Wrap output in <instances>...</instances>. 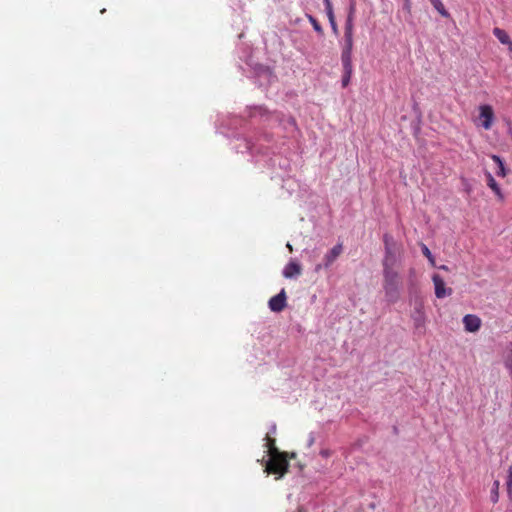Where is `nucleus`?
<instances>
[{"mask_svg":"<svg viewBox=\"0 0 512 512\" xmlns=\"http://www.w3.org/2000/svg\"><path fill=\"white\" fill-rule=\"evenodd\" d=\"M401 288L402 281L398 271L383 270V290L386 301L396 303L400 299Z\"/></svg>","mask_w":512,"mask_h":512,"instance_id":"f257e3e1","label":"nucleus"},{"mask_svg":"<svg viewBox=\"0 0 512 512\" xmlns=\"http://www.w3.org/2000/svg\"><path fill=\"white\" fill-rule=\"evenodd\" d=\"M383 242L385 248L382 260L383 270H396L395 267L400 262V248L389 234L383 236Z\"/></svg>","mask_w":512,"mask_h":512,"instance_id":"f03ea898","label":"nucleus"},{"mask_svg":"<svg viewBox=\"0 0 512 512\" xmlns=\"http://www.w3.org/2000/svg\"><path fill=\"white\" fill-rule=\"evenodd\" d=\"M289 463L286 459V454L279 452L270 455L269 461L266 463L265 471L268 473L279 474L283 476L288 471Z\"/></svg>","mask_w":512,"mask_h":512,"instance_id":"7ed1b4c3","label":"nucleus"},{"mask_svg":"<svg viewBox=\"0 0 512 512\" xmlns=\"http://www.w3.org/2000/svg\"><path fill=\"white\" fill-rule=\"evenodd\" d=\"M287 295L285 289H282L277 295L270 298L268 306L272 312H281L286 307Z\"/></svg>","mask_w":512,"mask_h":512,"instance_id":"20e7f679","label":"nucleus"},{"mask_svg":"<svg viewBox=\"0 0 512 512\" xmlns=\"http://www.w3.org/2000/svg\"><path fill=\"white\" fill-rule=\"evenodd\" d=\"M353 39H345V45L341 54L343 70H353L352 67Z\"/></svg>","mask_w":512,"mask_h":512,"instance_id":"39448f33","label":"nucleus"},{"mask_svg":"<svg viewBox=\"0 0 512 512\" xmlns=\"http://www.w3.org/2000/svg\"><path fill=\"white\" fill-rule=\"evenodd\" d=\"M411 317L414 322L415 328L419 331L422 330L425 326L426 320L424 306L422 302H416Z\"/></svg>","mask_w":512,"mask_h":512,"instance_id":"423d86ee","label":"nucleus"},{"mask_svg":"<svg viewBox=\"0 0 512 512\" xmlns=\"http://www.w3.org/2000/svg\"><path fill=\"white\" fill-rule=\"evenodd\" d=\"M432 281L434 283L435 295L437 298L442 299L452 294V289L445 287V282L440 275L434 274L432 276Z\"/></svg>","mask_w":512,"mask_h":512,"instance_id":"0eeeda50","label":"nucleus"},{"mask_svg":"<svg viewBox=\"0 0 512 512\" xmlns=\"http://www.w3.org/2000/svg\"><path fill=\"white\" fill-rule=\"evenodd\" d=\"M302 273V267L299 263L291 260L283 269L282 274L285 278H296Z\"/></svg>","mask_w":512,"mask_h":512,"instance_id":"6e6552de","label":"nucleus"},{"mask_svg":"<svg viewBox=\"0 0 512 512\" xmlns=\"http://www.w3.org/2000/svg\"><path fill=\"white\" fill-rule=\"evenodd\" d=\"M463 324L466 331L476 332L480 329L481 320L476 315L467 314L463 318Z\"/></svg>","mask_w":512,"mask_h":512,"instance_id":"1a4fd4ad","label":"nucleus"},{"mask_svg":"<svg viewBox=\"0 0 512 512\" xmlns=\"http://www.w3.org/2000/svg\"><path fill=\"white\" fill-rule=\"evenodd\" d=\"M493 116H494V113H493L491 106L482 105L480 107V118L483 119L482 126L485 129L491 128Z\"/></svg>","mask_w":512,"mask_h":512,"instance_id":"9d476101","label":"nucleus"},{"mask_svg":"<svg viewBox=\"0 0 512 512\" xmlns=\"http://www.w3.org/2000/svg\"><path fill=\"white\" fill-rule=\"evenodd\" d=\"M343 247L341 244L335 245L325 256H324V267L328 268L342 253Z\"/></svg>","mask_w":512,"mask_h":512,"instance_id":"9b49d317","label":"nucleus"},{"mask_svg":"<svg viewBox=\"0 0 512 512\" xmlns=\"http://www.w3.org/2000/svg\"><path fill=\"white\" fill-rule=\"evenodd\" d=\"M493 34L502 44L508 45L509 50L512 51V42L510 37L503 29L496 27L493 30Z\"/></svg>","mask_w":512,"mask_h":512,"instance_id":"f8f14e48","label":"nucleus"},{"mask_svg":"<svg viewBox=\"0 0 512 512\" xmlns=\"http://www.w3.org/2000/svg\"><path fill=\"white\" fill-rule=\"evenodd\" d=\"M491 159L493 160L494 164L496 165L495 174L497 176L504 177L506 175V170H505L504 162L502 161V159L497 155H492Z\"/></svg>","mask_w":512,"mask_h":512,"instance_id":"ddd939ff","label":"nucleus"},{"mask_svg":"<svg viewBox=\"0 0 512 512\" xmlns=\"http://www.w3.org/2000/svg\"><path fill=\"white\" fill-rule=\"evenodd\" d=\"M353 20H354V16L347 15V19L345 22V33H344L345 39H353Z\"/></svg>","mask_w":512,"mask_h":512,"instance_id":"4468645a","label":"nucleus"},{"mask_svg":"<svg viewBox=\"0 0 512 512\" xmlns=\"http://www.w3.org/2000/svg\"><path fill=\"white\" fill-rule=\"evenodd\" d=\"M325 10H326V14H327V17L329 19V23L331 25V28H332L333 32L335 34H337L338 33V26H337V23L335 21V16H334L332 4L329 5V6H326Z\"/></svg>","mask_w":512,"mask_h":512,"instance_id":"2eb2a0df","label":"nucleus"},{"mask_svg":"<svg viewBox=\"0 0 512 512\" xmlns=\"http://www.w3.org/2000/svg\"><path fill=\"white\" fill-rule=\"evenodd\" d=\"M431 4L439 12V14L445 18L450 16L449 12L445 9L441 0H432Z\"/></svg>","mask_w":512,"mask_h":512,"instance_id":"dca6fc26","label":"nucleus"},{"mask_svg":"<svg viewBox=\"0 0 512 512\" xmlns=\"http://www.w3.org/2000/svg\"><path fill=\"white\" fill-rule=\"evenodd\" d=\"M499 487H500V482L498 480H495L493 482V486H492V489H491V501L493 503H497L498 500H499Z\"/></svg>","mask_w":512,"mask_h":512,"instance_id":"f3484780","label":"nucleus"},{"mask_svg":"<svg viewBox=\"0 0 512 512\" xmlns=\"http://www.w3.org/2000/svg\"><path fill=\"white\" fill-rule=\"evenodd\" d=\"M265 440L267 441L265 446L269 449V454L270 455L276 454V453L280 452L277 449V447L275 446V439L274 438H271L269 435H266Z\"/></svg>","mask_w":512,"mask_h":512,"instance_id":"a211bd4d","label":"nucleus"},{"mask_svg":"<svg viewBox=\"0 0 512 512\" xmlns=\"http://www.w3.org/2000/svg\"><path fill=\"white\" fill-rule=\"evenodd\" d=\"M487 184L488 186L499 196V197H502L501 195V192H500V188L497 184V182L495 181V179L493 178V176L491 174H488V177H487Z\"/></svg>","mask_w":512,"mask_h":512,"instance_id":"6ab92c4d","label":"nucleus"},{"mask_svg":"<svg viewBox=\"0 0 512 512\" xmlns=\"http://www.w3.org/2000/svg\"><path fill=\"white\" fill-rule=\"evenodd\" d=\"M506 486H507V494H508L509 498L511 499L512 498V464L508 468V477H507V481H506Z\"/></svg>","mask_w":512,"mask_h":512,"instance_id":"aec40b11","label":"nucleus"},{"mask_svg":"<svg viewBox=\"0 0 512 512\" xmlns=\"http://www.w3.org/2000/svg\"><path fill=\"white\" fill-rule=\"evenodd\" d=\"M421 250H422L423 255L430 261V263L432 265H434L435 260H434V257L432 255L431 251L429 250V248L425 244H422Z\"/></svg>","mask_w":512,"mask_h":512,"instance_id":"412c9836","label":"nucleus"},{"mask_svg":"<svg viewBox=\"0 0 512 512\" xmlns=\"http://www.w3.org/2000/svg\"><path fill=\"white\" fill-rule=\"evenodd\" d=\"M308 19H309L310 23L312 24L314 30L319 34H323V29H322L321 25L319 24V22L316 20V18H314L311 15H308Z\"/></svg>","mask_w":512,"mask_h":512,"instance_id":"4be33fe9","label":"nucleus"},{"mask_svg":"<svg viewBox=\"0 0 512 512\" xmlns=\"http://www.w3.org/2000/svg\"><path fill=\"white\" fill-rule=\"evenodd\" d=\"M343 71H344V74L342 77V87H347L350 82V78H351L353 70H343Z\"/></svg>","mask_w":512,"mask_h":512,"instance_id":"5701e85b","label":"nucleus"},{"mask_svg":"<svg viewBox=\"0 0 512 512\" xmlns=\"http://www.w3.org/2000/svg\"><path fill=\"white\" fill-rule=\"evenodd\" d=\"M505 366L509 370L510 375L512 377V352H508L507 357L505 359Z\"/></svg>","mask_w":512,"mask_h":512,"instance_id":"b1692460","label":"nucleus"},{"mask_svg":"<svg viewBox=\"0 0 512 512\" xmlns=\"http://www.w3.org/2000/svg\"><path fill=\"white\" fill-rule=\"evenodd\" d=\"M355 14V3L352 1L349 6V12L348 15L354 16Z\"/></svg>","mask_w":512,"mask_h":512,"instance_id":"393cba45","label":"nucleus"},{"mask_svg":"<svg viewBox=\"0 0 512 512\" xmlns=\"http://www.w3.org/2000/svg\"><path fill=\"white\" fill-rule=\"evenodd\" d=\"M275 432H276V425H275V424H273V425L270 427V430H269V432H268V434H267V435H269V436H270V434H274Z\"/></svg>","mask_w":512,"mask_h":512,"instance_id":"a878e982","label":"nucleus"},{"mask_svg":"<svg viewBox=\"0 0 512 512\" xmlns=\"http://www.w3.org/2000/svg\"><path fill=\"white\" fill-rule=\"evenodd\" d=\"M321 455L324 457H328L330 455V452L328 450H322Z\"/></svg>","mask_w":512,"mask_h":512,"instance_id":"bb28decb","label":"nucleus"},{"mask_svg":"<svg viewBox=\"0 0 512 512\" xmlns=\"http://www.w3.org/2000/svg\"><path fill=\"white\" fill-rule=\"evenodd\" d=\"M323 1H324L325 7L331 5V1L330 0H323Z\"/></svg>","mask_w":512,"mask_h":512,"instance_id":"cd10ccee","label":"nucleus"},{"mask_svg":"<svg viewBox=\"0 0 512 512\" xmlns=\"http://www.w3.org/2000/svg\"><path fill=\"white\" fill-rule=\"evenodd\" d=\"M286 247L289 249V251H293L292 245L290 243H287Z\"/></svg>","mask_w":512,"mask_h":512,"instance_id":"c85d7f7f","label":"nucleus"},{"mask_svg":"<svg viewBox=\"0 0 512 512\" xmlns=\"http://www.w3.org/2000/svg\"><path fill=\"white\" fill-rule=\"evenodd\" d=\"M439 268L442 269V270L448 271V267L446 265H442Z\"/></svg>","mask_w":512,"mask_h":512,"instance_id":"c756f323","label":"nucleus"},{"mask_svg":"<svg viewBox=\"0 0 512 512\" xmlns=\"http://www.w3.org/2000/svg\"><path fill=\"white\" fill-rule=\"evenodd\" d=\"M313 442H314V438H313V437H311V438H310V440H309V445H312V444H313Z\"/></svg>","mask_w":512,"mask_h":512,"instance_id":"7c9ffc66","label":"nucleus"},{"mask_svg":"<svg viewBox=\"0 0 512 512\" xmlns=\"http://www.w3.org/2000/svg\"><path fill=\"white\" fill-rule=\"evenodd\" d=\"M510 352H512V342L510 343V349H509Z\"/></svg>","mask_w":512,"mask_h":512,"instance_id":"2f4dec72","label":"nucleus"},{"mask_svg":"<svg viewBox=\"0 0 512 512\" xmlns=\"http://www.w3.org/2000/svg\"><path fill=\"white\" fill-rule=\"evenodd\" d=\"M321 268V265H317L316 270H319Z\"/></svg>","mask_w":512,"mask_h":512,"instance_id":"473e14b6","label":"nucleus"},{"mask_svg":"<svg viewBox=\"0 0 512 512\" xmlns=\"http://www.w3.org/2000/svg\"><path fill=\"white\" fill-rule=\"evenodd\" d=\"M406 5H407V6L409 5V0H406Z\"/></svg>","mask_w":512,"mask_h":512,"instance_id":"72a5a7b5","label":"nucleus"},{"mask_svg":"<svg viewBox=\"0 0 512 512\" xmlns=\"http://www.w3.org/2000/svg\"><path fill=\"white\" fill-rule=\"evenodd\" d=\"M299 512H302V509H299Z\"/></svg>","mask_w":512,"mask_h":512,"instance_id":"f704fd0d","label":"nucleus"},{"mask_svg":"<svg viewBox=\"0 0 512 512\" xmlns=\"http://www.w3.org/2000/svg\"><path fill=\"white\" fill-rule=\"evenodd\" d=\"M429 1L431 2L432 0H429Z\"/></svg>","mask_w":512,"mask_h":512,"instance_id":"c9c22d12","label":"nucleus"}]
</instances>
